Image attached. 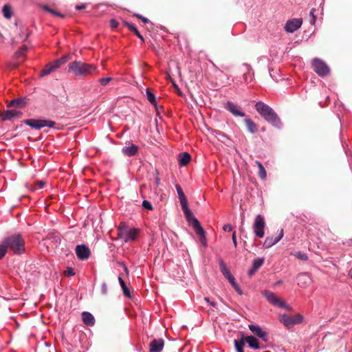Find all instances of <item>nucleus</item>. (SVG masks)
<instances>
[{"label":"nucleus","instance_id":"obj_49","mask_svg":"<svg viewBox=\"0 0 352 352\" xmlns=\"http://www.w3.org/2000/svg\"><path fill=\"white\" fill-rule=\"evenodd\" d=\"M232 239L233 244H234V247L236 248L237 246V241H236V235L235 231H234L232 233Z\"/></svg>","mask_w":352,"mask_h":352},{"label":"nucleus","instance_id":"obj_60","mask_svg":"<svg viewBox=\"0 0 352 352\" xmlns=\"http://www.w3.org/2000/svg\"><path fill=\"white\" fill-rule=\"evenodd\" d=\"M28 36H29V34H27V35L25 36V39H27Z\"/></svg>","mask_w":352,"mask_h":352},{"label":"nucleus","instance_id":"obj_42","mask_svg":"<svg viewBox=\"0 0 352 352\" xmlns=\"http://www.w3.org/2000/svg\"><path fill=\"white\" fill-rule=\"evenodd\" d=\"M142 206L147 209V210H153V206H152V204H151L150 201H147V200H144L142 201Z\"/></svg>","mask_w":352,"mask_h":352},{"label":"nucleus","instance_id":"obj_48","mask_svg":"<svg viewBox=\"0 0 352 352\" xmlns=\"http://www.w3.org/2000/svg\"><path fill=\"white\" fill-rule=\"evenodd\" d=\"M204 300L210 305H211L212 307H216L217 306V304L214 301H210V298L208 297H205L204 298Z\"/></svg>","mask_w":352,"mask_h":352},{"label":"nucleus","instance_id":"obj_54","mask_svg":"<svg viewBox=\"0 0 352 352\" xmlns=\"http://www.w3.org/2000/svg\"><path fill=\"white\" fill-rule=\"evenodd\" d=\"M85 7H86L85 4H81V5L76 6V10H82V9L85 8Z\"/></svg>","mask_w":352,"mask_h":352},{"label":"nucleus","instance_id":"obj_30","mask_svg":"<svg viewBox=\"0 0 352 352\" xmlns=\"http://www.w3.org/2000/svg\"><path fill=\"white\" fill-rule=\"evenodd\" d=\"M124 25L127 27L131 32H133L140 39L144 41L142 35L140 33L138 30L131 23L125 22Z\"/></svg>","mask_w":352,"mask_h":352},{"label":"nucleus","instance_id":"obj_10","mask_svg":"<svg viewBox=\"0 0 352 352\" xmlns=\"http://www.w3.org/2000/svg\"><path fill=\"white\" fill-rule=\"evenodd\" d=\"M224 108L235 117H244L245 116L241 107L231 101L226 102L224 104Z\"/></svg>","mask_w":352,"mask_h":352},{"label":"nucleus","instance_id":"obj_29","mask_svg":"<svg viewBox=\"0 0 352 352\" xmlns=\"http://www.w3.org/2000/svg\"><path fill=\"white\" fill-rule=\"evenodd\" d=\"M234 344L236 352H244L245 340L243 337L240 340H234Z\"/></svg>","mask_w":352,"mask_h":352},{"label":"nucleus","instance_id":"obj_2","mask_svg":"<svg viewBox=\"0 0 352 352\" xmlns=\"http://www.w3.org/2000/svg\"><path fill=\"white\" fill-rule=\"evenodd\" d=\"M256 110L269 123L275 127L280 128L282 123L276 112L269 105L258 102L255 104Z\"/></svg>","mask_w":352,"mask_h":352},{"label":"nucleus","instance_id":"obj_8","mask_svg":"<svg viewBox=\"0 0 352 352\" xmlns=\"http://www.w3.org/2000/svg\"><path fill=\"white\" fill-rule=\"evenodd\" d=\"M312 65L315 72L321 77H324L329 73L330 70L327 65L319 58H314Z\"/></svg>","mask_w":352,"mask_h":352},{"label":"nucleus","instance_id":"obj_56","mask_svg":"<svg viewBox=\"0 0 352 352\" xmlns=\"http://www.w3.org/2000/svg\"><path fill=\"white\" fill-rule=\"evenodd\" d=\"M45 10H47V11H49V12H50L54 13V14H57V15H58V16H61L60 14L56 13V12H54L53 10H52V9H50V8H47V7H46V8H45Z\"/></svg>","mask_w":352,"mask_h":352},{"label":"nucleus","instance_id":"obj_9","mask_svg":"<svg viewBox=\"0 0 352 352\" xmlns=\"http://www.w3.org/2000/svg\"><path fill=\"white\" fill-rule=\"evenodd\" d=\"M263 294L267 300L272 305L280 308L286 307V304L277 297L270 290H265L263 292Z\"/></svg>","mask_w":352,"mask_h":352},{"label":"nucleus","instance_id":"obj_26","mask_svg":"<svg viewBox=\"0 0 352 352\" xmlns=\"http://www.w3.org/2000/svg\"><path fill=\"white\" fill-rule=\"evenodd\" d=\"M175 188H176V190H177V192L178 195V197H179L181 206H182L183 204H188L187 199L185 197V195L182 190V187L179 184H177L175 186Z\"/></svg>","mask_w":352,"mask_h":352},{"label":"nucleus","instance_id":"obj_53","mask_svg":"<svg viewBox=\"0 0 352 352\" xmlns=\"http://www.w3.org/2000/svg\"><path fill=\"white\" fill-rule=\"evenodd\" d=\"M110 23L112 28H116L118 26V22L115 19H111Z\"/></svg>","mask_w":352,"mask_h":352},{"label":"nucleus","instance_id":"obj_28","mask_svg":"<svg viewBox=\"0 0 352 352\" xmlns=\"http://www.w3.org/2000/svg\"><path fill=\"white\" fill-rule=\"evenodd\" d=\"M219 269L222 274L224 276L225 278H227L228 276H230L232 274L228 270V268L226 267L225 263L223 260H219Z\"/></svg>","mask_w":352,"mask_h":352},{"label":"nucleus","instance_id":"obj_32","mask_svg":"<svg viewBox=\"0 0 352 352\" xmlns=\"http://www.w3.org/2000/svg\"><path fill=\"white\" fill-rule=\"evenodd\" d=\"M255 163L258 168V176L261 179H265L267 177V173L264 166L259 161H256Z\"/></svg>","mask_w":352,"mask_h":352},{"label":"nucleus","instance_id":"obj_45","mask_svg":"<svg viewBox=\"0 0 352 352\" xmlns=\"http://www.w3.org/2000/svg\"><path fill=\"white\" fill-rule=\"evenodd\" d=\"M226 278L229 281V283L231 284V285H232L233 284L236 283L235 278L234 277V276L232 274H231L230 276H228Z\"/></svg>","mask_w":352,"mask_h":352},{"label":"nucleus","instance_id":"obj_27","mask_svg":"<svg viewBox=\"0 0 352 352\" xmlns=\"http://www.w3.org/2000/svg\"><path fill=\"white\" fill-rule=\"evenodd\" d=\"M26 102L24 98H15L10 101L8 107H23L25 105Z\"/></svg>","mask_w":352,"mask_h":352},{"label":"nucleus","instance_id":"obj_51","mask_svg":"<svg viewBox=\"0 0 352 352\" xmlns=\"http://www.w3.org/2000/svg\"><path fill=\"white\" fill-rule=\"evenodd\" d=\"M258 270L256 268H254V267H252L249 270H248V275L250 276H252L253 274H255V272L257 271Z\"/></svg>","mask_w":352,"mask_h":352},{"label":"nucleus","instance_id":"obj_59","mask_svg":"<svg viewBox=\"0 0 352 352\" xmlns=\"http://www.w3.org/2000/svg\"><path fill=\"white\" fill-rule=\"evenodd\" d=\"M282 283V281L281 280H278L276 283V285H280Z\"/></svg>","mask_w":352,"mask_h":352},{"label":"nucleus","instance_id":"obj_12","mask_svg":"<svg viewBox=\"0 0 352 352\" xmlns=\"http://www.w3.org/2000/svg\"><path fill=\"white\" fill-rule=\"evenodd\" d=\"M76 254L80 260H86L90 256V250L89 248L85 245H78L76 247Z\"/></svg>","mask_w":352,"mask_h":352},{"label":"nucleus","instance_id":"obj_47","mask_svg":"<svg viewBox=\"0 0 352 352\" xmlns=\"http://www.w3.org/2000/svg\"><path fill=\"white\" fill-rule=\"evenodd\" d=\"M135 16L138 19H141L144 23H146L148 22V19L141 14H135Z\"/></svg>","mask_w":352,"mask_h":352},{"label":"nucleus","instance_id":"obj_14","mask_svg":"<svg viewBox=\"0 0 352 352\" xmlns=\"http://www.w3.org/2000/svg\"><path fill=\"white\" fill-rule=\"evenodd\" d=\"M138 151L139 147L131 142H129L126 146L122 148V153L127 157L135 156L138 153Z\"/></svg>","mask_w":352,"mask_h":352},{"label":"nucleus","instance_id":"obj_44","mask_svg":"<svg viewBox=\"0 0 352 352\" xmlns=\"http://www.w3.org/2000/svg\"><path fill=\"white\" fill-rule=\"evenodd\" d=\"M314 12H315V9L314 8H312L310 11V15L311 16V19L310 21V23L314 25L315 23V21H316V16L314 15Z\"/></svg>","mask_w":352,"mask_h":352},{"label":"nucleus","instance_id":"obj_21","mask_svg":"<svg viewBox=\"0 0 352 352\" xmlns=\"http://www.w3.org/2000/svg\"><path fill=\"white\" fill-rule=\"evenodd\" d=\"M58 67L54 62L50 63L45 66L40 73V77H44L54 72Z\"/></svg>","mask_w":352,"mask_h":352},{"label":"nucleus","instance_id":"obj_41","mask_svg":"<svg viewBox=\"0 0 352 352\" xmlns=\"http://www.w3.org/2000/svg\"><path fill=\"white\" fill-rule=\"evenodd\" d=\"M64 274L67 276H72L75 274L74 269L71 267H67L64 272Z\"/></svg>","mask_w":352,"mask_h":352},{"label":"nucleus","instance_id":"obj_13","mask_svg":"<svg viewBox=\"0 0 352 352\" xmlns=\"http://www.w3.org/2000/svg\"><path fill=\"white\" fill-rule=\"evenodd\" d=\"M302 21L300 19H294L288 21L285 26V30L287 32L292 33L300 28Z\"/></svg>","mask_w":352,"mask_h":352},{"label":"nucleus","instance_id":"obj_62","mask_svg":"<svg viewBox=\"0 0 352 352\" xmlns=\"http://www.w3.org/2000/svg\"><path fill=\"white\" fill-rule=\"evenodd\" d=\"M264 352H270V351H265Z\"/></svg>","mask_w":352,"mask_h":352},{"label":"nucleus","instance_id":"obj_22","mask_svg":"<svg viewBox=\"0 0 352 352\" xmlns=\"http://www.w3.org/2000/svg\"><path fill=\"white\" fill-rule=\"evenodd\" d=\"M182 210L184 211V215L186 218V219L190 221H192V227L194 228V221L195 219H197L195 217L193 213L190 210V209L188 207V204H183L182 206Z\"/></svg>","mask_w":352,"mask_h":352},{"label":"nucleus","instance_id":"obj_34","mask_svg":"<svg viewBox=\"0 0 352 352\" xmlns=\"http://www.w3.org/2000/svg\"><path fill=\"white\" fill-rule=\"evenodd\" d=\"M118 280H119V283H120V286L122 287V289L124 295L125 296L129 298L131 296L130 291L128 289V287H126L124 280L121 277H119L118 278Z\"/></svg>","mask_w":352,"mask_h":352},{"label":"nucleus","instance_id":"obj_46","mask_svg":"<svg viewBox=\"0 0 352 352\" xmlns=\"http://www.w3.org/2000/svg\"><path fill=\"white\" fill-rule=\"evenodd\" d=\"M223 230L225 231V232H232L233 228H232V226L230 224H226L223 226Z\"/></svg>","mask_w":352,"mask_h":352},{"label":"nucleus","instance_id":"obj_38","mask_svg":"<svg viewBox=\"0 0 352 352\" xmlns=\"http://www.w3.org/2000/svg\"><path fill=\"white\" fill-rule=\"evenodd\" d=\"M264 258H256L252 261V266L258 270L264 263Z\"/></svg>","mask_w":352,"mask_h":352},{"label":"nucleus","instance_id":"obj_36","mask_svg":"<svg viewBox=\"0 0 352 352\" xmlns=\"http://www.w3.org/2000/svg\"><path fill=\"white\" fill-rule=\"evenodd\" d=\"M8 250H9L8 246H7L3 239L0 243V260L6 256Z\"/></svg>","mask_w":352,"mask_h":352},{"label":"nucleus","instance_id":"obj_35","mask_svg":"<svg viewBox=\"0 0 352 352\" xmlns=\"http://www.w3.org/2000/svg\"><path fill=\"white\" fill-rule=\"evenodd\" d=\"M2 12L5 18L10 19L12 16V10L10 6L5 5L3 7Z\"/></svg>","mask_w":352,"mask_h":352},{"label":"nucleus","instance_id":"obj_33","mask_svg":"<svg viewBox=\"0 0 352 352\" xmlns=\"http://www.w3.org/2000/svg\"><path fill=\"white\" fill-rule=\"evenodd\" d=\"M146 98H147V100L149 101V102L154 105V106H156V104H157V101H156V98H155V96L154 94H153L150 89L148 88H147L146 89Z\"/></svg>","mask_w":352,"mask_h":352},{"label":"nucleus","instance_id":"obj_18","mask_svg":"<svg viewBox=\"0 0 352 352\" xmlns=\"http://www.w3.org/2000/svg\"><path fill=\"white\" fill-rule=\"evenodd\" d=\"M21 115V112L15 109L6 110L0 114L3 120H10L14 118L19 117Z\"/></svg>","mask_w":352,"mask_h":352},{"label":"nucleus","instance_id":"obj_61","mask_svg":"<svg viewBox=\"0 0 352 352\" xmlns=\"http://www.w3.org/2000/svg\"><path fill=\"white\" fill-rule=\"evenodd\" d=\"M350 277H351V279H352V274H350Z\"/></svg>","mask_w":352,"mask_h":352},{"label":"nucleus","instance_id":"obj_16","mask_svg":"<svg viewBox=\"0 0 352 352\" xmlns=\"http://www.w3.org/2000/svg\"><path fill=\"white\" fill-rule=\"evenodd\" d=\"M194 230L196 234L199 236V240L201 243L204 246H206L207 242L205 236V232L197 219H195L194 221Z\"/></svg>","mask_w":352,"mask_h":352},{"label":"nucleus","instance_id":"obj_43","mask_svg":"<svg viewBox=\"0 0 352 352\" xmlns=\"http://www.w3.org/2000/svg\"><path fill=\"white\" fill-rule=\"evenodd\" d=\"M27 51V48H21L20 50H19L17 52H16V56L17 58H19L21 56H23Z\"/></svg>","mask_w":352,"mask_h":352},{"label":"nucleus","instance_id":"obj_19","mask_svg":"<svg viewBox=\"0 0 352 352\" xmlns=\"http://www.w3.org/2000/svg\"><path fill=\"white\" fill-rule=\"evenodd\" d=\"M164 347L162 339L153 340L150 344V352H160Z\"/></svg>","mask_w":352,"mask_h":352},{"label":"nucleus","instance_id":"obj_20","mask_svg":"<svg viewBox=\"0 0 352 352\" xmlns=\"http://www.w3.org/2000/svg\"><path fill=\"white\" fill-rule=\"evenodd\" d=\"M82 319L84 324H85L87 326L91 327V326L94 325V324H95V318H94V316L89 312H87V311L82 312Z\"/></svg>","mask_w":352,"mask_h":352},{"label":"nucleus","instance_id":"obj_3","mask_svg":"<svg viewBox=\"0 0 352 352\" xmlns=\"http://www.w3.org/2000/svg\"><path fill=\"white\" fill-rule=\"evenodd\" d=\"M6 244L14 254H21L25 252V239L20 234H13L4 238Z\"/></svg>","mask_w":352,"mask_h":352},{"label":"nucleus","instance_id":"obj_1","mask_svg":"<svg viewBox=\"0 0 352 352\" xmlns=\"http://www.w3.org/2000/svg\"><path fill=\"white\" fill-rule=\"evenodd\" d=\"M68 72L76 76H87L98 73L96 65L80 60H74L69 63Z\"/></svg>","mask_w":352,"mask_h":352},{"label":"nucleus","instance_id":"obj_58","mask_svg":"<svg viewBox=\"0 0 352 352\" xmlns=\"http://www.w3.org/2000/svg\"><path fill=\"white\" fill-rule=\"evenodd\" d=\"M232 286V287H233L234 289L239 287V285L237 284V283H234V284H233Z\"/></svg>","mask_w":352,"mask_h":352},{"label":"nucleus","instance_id":"obj_4","mask_svg":"<svg viewBox=\"0 0 352 352\" xmlns=\"http://www.w3.org/2000/svg\"><path fill=\"white\" fill-rule=\"evenodd\" d=\"M118 236L124 242L133 241L136 239L139 230L137 228H129L123 222L120 223L118 228Z\"/></svg>","mask_w":352,"mask_h":352},{"label":"nucleus","instance_id":"obj_25","mask_svg":"<svg viewBox=\"0 0 352 352\" xmlns=\"http://www.w3.org/2000/svg\"><path fill=\"white\" fill-rule=\"evenodd\" d=\"M244 340L248 344L250 348L254 349H258L259 348L258 340L255 337L252 336H248L245 338Z\"/></svg>","mask_w":352,"mask_h":352},{"label":"nucleus","instance_id":"obj_39","mask_svg":"<svg viewBox=\"0 0 352 352\" xmlns=\"http://www.w3.org/2000/svg\"><path fill=\"white\" fill-rule=\"evenodd\" d=\"M292 254L296 256L297 258L302 260V261H307L308 259L307 255L300 251L296 252L294 253H292Z\"/></svg>","mask_w":352,"mask_h":352},{"label":"nucleus","instance_id":"obj_17","mask_svg":"<svg viewBox=\"0 0 352 352\" xmlns=\"http://www.w3.org/2000/svg\"><path fill=\"white\" fill-rule=\"evenodd\" d=\"M249 329L264 342L268 341V336L267 333L263 331L259 326L250 324Z\"/></svg>","mask_w":352,"mask_h":352},{"label":"nucleus","instance_id":"obj_24","mask_svg":"<svg viewBox=\"0 0 352 352\" xmlns=\"http://www.w3.org/2000/svg\"><path fill=\"white\" fill-rule=\"evenodd\" d=\"M246 72L243 74V81L245 83L248 84L253 80L254 73L251 67L249 65H245Z\"/></svg>","mask_w":352,"mask_h":352},{"label":"nucleus","instance_id":"obj_52","mask_svg":"<svg viewBox=\"0 0 352 352\" xmlns=\"http://www.w3.org/2000/svg\"><path fill=\"white\" fill-rule=\"evenodd\" d=\"M101 289H102V293L105 294H107V286L106 285V283H102V287H101Z\"/></svg>","mask_w":352,"mask_h":352},{"label":"nucleus","instance_id":"obj_37","mask_svg":"<svg viewBox=\"0 0 352 352\" xmlns=\"http://www.w3.org/2000/svg\"><path fill=\"white\" fill-rule=\"evenodd\" d=\"M69 58L70 57L69 55H65V56H63V57L54 60V63H55L56 67L58 68H59L62 65H64L65 63H66V62L69 59Z\"/></svg>","mask_w":352,"mask_h":352},{"label":"nucleus","instance_id":"obj_31","mask_svg":"<svg viewBox=\"0 0 352 352\" xmlns=\"http://www.w3.org/2000/svg\"><path fill=\"white\" fill-rule=\"evenodd\" d=\"M245 123L247 126L248 131L251 133H255L257 131V127L252 120H251L250 119H245Z\"/></svg>","mask_w":352,"mask_h":352},{"label":"nucleus","instance_id":"obj_15","mask_svg":"<svg viewBox=\"0 0 352 352\" xmlns=\"http://www.w3.org/2000/svg\"><path fill=\"white\" fill-rule=\"evenodd\" d=\"M311 282L309 274L307 272L300 273L297 276L298 285L302 288L307 287Z\"/></svg>","mask_w":352,"mask_h":352},{"label":"nucleus","instance_id":"obj_6","mask_svg":"<svg viewBox=\"0 0 352 352\" xmlns=\"http://www.w3.org/2000/svg\"><path fill=\"white\" fill-rule=\"evenodd\" d=\"M253 231L256 236L263 238L265 235V221L264 217L261 214L256 215L254 223Z\"/></svg>","mask_w":352,"mask_h":352},{"label":"nucleus","instance_id":"obj_11","mask_svg":"<svg viewBox=\"0 0 352 352\" xmlns=\"http://www.w3.org/2000/svg\"><path fill=\"white\" fill-rule=\"evenodd\" d=\"M283 235L284 231L283 229H281L276 236H267L263 242V247L265 249H268L272 247L274 245L276 244L281 240V239L283 237Z\"/></svg>","mask_w":352,"mask_h":352},{"label":"nucleus","instance_id":"obj_55","mask_svg":"<svg viewBox=\"0 0 352 352\" xmlns=\"http://www.w3.org/2000/svg\"><path fill=\"white\" fill-rule=\"evenodd\" d=\"M235 291L237 292L238 294L239 295H242L243 294V291L242 289H241L240 287H237L236 289H235Z\"/></svg>","mask_w":352,"mask_h":352},{"label":"nucleus","instance_id":"obj_40","mask_svg":"<svg viewBox=\"0 0 352 352\" xmlns=\"http://www.w3.org/2000/svg\"><path fill=\"white\" fill-rule=\"evenodd\" d=\"M112 78L111 77H107V78H101L98 80V82L100 83L101 85L105 86L107 85L109 82L112 80Z\"/></svg>","mask_w":352,"mask_h":352},{"label":"nucleus","instance_id":"obj_7","mask_svg":"<svg viewBox=\"0 0 352 352\" xmlns=\"http://www.w3.org/2000/svg\"><path fill=\"white\" fill-rule=\"evenodd\" d=\"M303 317L300 314H297L295 316L283 314L280 316V322L288 329L293 327L296 324L301 323Z\"/></svg>","mask_w":352,"mask_h":352},{"label":"nucleus","instance_id":"obj_57","mask_svg":"<svg viewBox=\"0 0 352 352\" xmlns=\"http://www.w3.org/2000/svg\"><path fill=\"white\" fill-rule=\"evenodd\" d=\"M160 184V179L158 177L155 178V184L157 186H158Z\"/></svg>","mask_w":352,"mask_h":352},{"label":"nucleus","instance_id":"obj_50","mask_svg":"<svg viewBox=\"0 0 352 352\" xmlns=\"http://www.w3.org/2000/svg\"><path fill=\"white\" fill-rule=\"evenodd\" d=\"M45 184V182L43 181H38L36 183V185L37 186V188L41 189L44 187Z\"/></svg>","mask_w":352,"mask_h":352},{"label":"nucleus","instance_id":"obj_5","mask_svg":"<svg viewBox=\"0 0 352 352\" xmlns=\"http://www.w3.org/2000/svg\"><path fill=\"white\" fill-rule=\"evenodd\" d=\"M24 123L30 127L39 130L43 127L47 126L54 128L56 123L52 120H39V119H28L24 121Z\"/></svg>","mask_w":352,"mask_h":352},{"label":"nucleus","instance_id":"obj_23","mask_svg":"<svg viewBox=\"0 0 352 352\" xmlns=\"http://www.w3.org/2000/svg\"><path fill=\"white\" fill-rule=\"evenodd\" d=\"M191 156L187 152H184L179 154V163L182 166H186L190 161Z\"/></svg>","mask_w":352,"mask_h":352}]
</instances>
